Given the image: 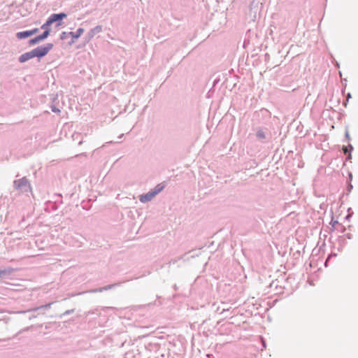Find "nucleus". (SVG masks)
<instances>
[{"label": "nucleus", "mask_w": 358, "mask_h": 358, "mask_svg": "<svg viewBox=\"0 0 358 358\" xmlns=\"http://www.w3.org/2000/svg\"><path fill=\"white\" fill-rule=\"evenodd\" d=\"M101 28L100 27H95L94 29L91 30L92 36H93L95 32L101 31Z\"/></svg>", "instance_id": "10"}, {"label": "nucleus", "mask_w": 358, "mask_h": 358, "mask_svg": "<svg viewBox=\"0 0 358 358\" xmlns=\"http://www.w3.org/2000/svg\"><path fill=\"white\" fill-rule=\"evenodd\" d=\"M38 31V29L35 28L32 30L17 32L16 34V36L18 39H23V38H28V37L36 34Z\"/></svg>", "instance_id": "3"}, {"label": "nucleus", "mask_w": 358, "mask_h": 358, "mask_svg": "<svg viewBox=\"0 0 358 358\" xmlns=\"http://www.w3.org/2000/svg\"><path fill=\"white\" fill-rule=\"evenodd\" d=\"M351 150H352V145H350L349 147H347V146H344L343 148V152L345 154H347L348 152H349Z\"/></svg>", "instance_id": "9"}, {"label": "nucleus", "mask_w": 358, "mask_h": 358, "mask_svg": "<svg viewBox=\"0 0 358 358\" xmlns=\"http://www.w3.org/2000/svg\"><path fill=\"white\" fill-rule=\"evenodd\" d=\"M66 17V14L64 13H61L59 14H52L50 15V17L48 18L50 22L52 24L55 22H57L59 20H63Z\"/></svg>", "instance_id": "6"}, {"label": "nucleus", "mask_w": 358, "mask_h": 358, "mask_svg": "<svg viewBox=\"0 0 358 358\" xmlns=\"http://www.w3.org/2000/svg\"><path fill=\"white\" fill-rule=\"evenodd\" d=\"M52 24V23L50 22V20L48 19L47 21L41 26V29L49 30L50 31V26Z\"/></svg>", "instance_id": "8"}, {"label": "nucleus", "mask_w": 358, "mask_h": 358, "mask_svg": "<svg viewBox=\"0 0 358 358\" xmlns=\"http://www.w3.org/2000/svg\"><path fill=\"white\" fill-rule=\"evenodd\" d=\"M8 273H9V272H8L7 270L0 271V278H1L3 275L7 274Z\"/></svg>", "instance_id": "11"}, {"label": "nucleus", "mask_w": 358, "mask_h": 358, "mask_svg": "<svg viewBox=\"0 0 358 358\" xmlns=\"http://www.w3.org/2000/svg\"><path fill=\"white\" fill-rule=\"evenodd\" d=\"M49 34H50V31L46 30L43 32V34L39 35V36L35 37L34 38L31 39L29 41V44L30 45L36 44V43H38L39 41H43L45 38H46L49 36Z\"/></svg>", "instance_id": "4"}, {"label": "nucleus", "mask_w": 358, "mask_h": 358, "mask_svg": "<svg viewBox=\"0 0 358 358\" xmlns=\"http://www.w3.org/2000/svg\"><path fill=\"white\" fill-rule=\"evenodd\" d=\"M259 136H261V137H262V138H263V137H264V135L261 134H259Z\"/></svg>", "instance_id": "14"}, {"label": "nucleus", "mask_w": 358, "mask_h": 358, "mask_svg": "<svg viewBox=\"0 0 358 358\" xmlns=\"http://www.w3.org/2000/svg\"><path fill=\"white\" fill-rule=\"evenodd\" d=\"M345 136H346V138H347L348 139H350V135H349L348 131H346V132H345Z\"/></svg>", "instance_id": "12"}, {"label": "nucleus", "mask_w": 358, "mask_h": 358, "mask_svg": "<svg viewBox=\"0 0 358 358\" xmlns=\"http://www.w3.org/2000/svg\"><path fill=\"white\" fill-rule=\"evenodd\" d=\"M53 48V44L47 43L44 46H39L35 49H34V56L38 58L43 57L45 56L48 52L52 50Z\"/></svg>", "instance_id": "2"}, {"label": "nucleus", "mask_w": 358, "mask_h": 358, "mask_svg": "<svg viewBox=\"0 0 358 358\" xmlns=\"http://www.w3.org/2000/svg\"><path fill=\"white\" fill-rule=\"evenodd\" d=\"M35 57L34 50H32L30 52H25L20 55L19 57V61L21 63L25 62L32 58Z\"/></svg>", "instance_id": "5"}, {"label": "nucleus", "mask_w": 358, "mask_h": 358, "mask_svg": "<svg viewBox=\"0 0 358 358\" xmlns=\"http://www.w3.org/2000/svg\"><path fill=\"white\" fill-rule=\"evenodd\" d=\"M351 157V154H349L348 158L350 159Z\"/></svg>", "instance_id": "15"}, {"label": "nucleus", "mask_w": 358, "mask_h": 358, "mask_svg": "<svg viewBox=\"0 0 358 358\" xmlns=\"http://www.w3.org/2000/svg\"><path fill=\"white\" fill-rule=\"evenodd\" d=\"M164 188V185L163 184L157 185L155 189L145 194L141 195L139 199L141 202L145 203L152 200L155 195L159 193Z\"/></svg>", "instance_id": "1"}, {"label": "nucleus", "mask_w": 358, "mask_h": 358, "mask_svg": "<svg viewBox=\"0 0 358 358\" xmlns=\"http://www.w3.org/2000/svg\"><path fill=\"white\" fill-rule=\"evenodd\" d=\"M349 98H350V94H348L347 101H348Z\"/></svg>", "instance_id": "13"}, {"label": "nucleus", "mask_w": 358, "mask_h": 358, "mask_svg": "<svg viewBox=\"0 0 358 358\" xmlns=\"http://www.w3.org/2000/svg\"><path fill=\"white\" fill-rule=\"evenodd\" d=\"M84 29L83 28H79L76 33L70 32V34L72 36L73 38H78L82 35Z\"/></svg>", "instance_id": "7"}]
</instances>
